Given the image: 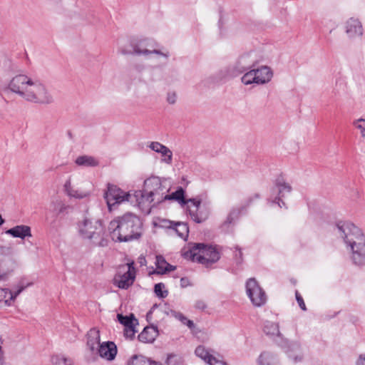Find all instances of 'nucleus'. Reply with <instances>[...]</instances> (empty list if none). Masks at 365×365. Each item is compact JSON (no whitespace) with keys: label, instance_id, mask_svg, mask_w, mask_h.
Masks as SVG:
<instances>
[{"label":"nucleus","instance_id":"nucleus-1","mask_svg":"<svg viewBox=\"0 0 365 365\" xmlns=\"http://www.w3.org/2000/svg\"><path fill=\"white\" fill-rule=\"evenodd\" d=\"M9 89L28 102L48 105L53 102V96L41 81L25 74L14 76L8 84Z\"/></svg>","mask_w":365,"mask_h":365},{"label":"nucleus","instance_id":"nucleus-2","mask_svg":"<svg viewBox=\"0 0 365 365\" xmlns=\"http://www.w3.org/2000/svg\"><path fill=\"white\" fill-rule=\"evenodd\" d=\"M108 231L115 242H129L138 240L142 234V222L135 214L126 212L112 220Z\"/></svg>","mask_w":365,"mask_h":365},{"label":"nucleus","instance_id":"nucleus-3","mask_svg":"<svg viewBox=\"0 0 365 365\" xmlns=\"http://www.w3.org/2000/svg\"><path fill=\"white\" fill-rule=\"evenodd\" d=\"M335 232L351 251V259L356 265L365 264V235L358 227L350 222L338 224Z\"/></svg>","mask_w":365,"mask_h":365},{"label":"nucleus","instance_id":"nucleus-4","mask_svg":"<svg viewBox=\"0 0 365 365\" xmlns=\"http://www.w3.org/2000/svg\"><path fill=\"white\" fill-rule=\"evenodd\" d=\"M170 187L166 180L157 176H151L145 180L143 189L133 192L135 203L139 207L157 205L166 200V193Z\"/></svg>","mask_w":365,"mask_h":365},{"label":"nucleus","instance_id":"nucleus-5","mask_svg":"<svg viewBox=\"0 0 365 365\" xmlns=\"http://www.w3.org/2000/svg\"><path fill=\"white\" fill-rule=\"evenodd\" d=\"M78 232L82 239L98 247L108 245V235L101 219L85 217L77 225Z\"/></svg>","mask_w":365,"mask_h":365},{"label":"nucleus","instance_id":"nucleus-6","mask_svg":"<svg viewBox=\"0 0 365 365\" xmlns=\"http://www.w3.org/2000/svg\"><path fill=\"white\" fill-rule=\"evenodd\" d=\"M186 259H190L208 267L220 258V252L215 247L204 243H195L188 251L183 253Z\"/></svg>","mask_w":365,"mask_h":365},{"label":"nucleus","instance_id":"nucleus-7","mask_svg":"<svg viewBox=\"0 0 365 365\" xmlns=\"http://www.w3.org/2000/svg\"><path fill=\"white\" fill-rule=\"evenodd\" d=\"M130 48L122 47L120 48L119 52L123 55H148L150 53H155L162 56L165 58L168 57V53H163L159 50L150 48H153L151 43L145 39H133L130 43Z\"/></svg>","mask_w":365,"mask_h":365},{"label":"nucleus","instance_id":"nucleus-8","mask_svg":"<svg viewBox=\"0 0 365 365\" xmlns=\"http://www.w3.org/2000/svg\"><path fill=\"white\" fill-rule=\"evenodd\" d=\"M104 197L110 211L115 205L125 202H135L133 193L125 192L113 184H108L107 190L104 192Z\"/></svg>","mask_w":365,"mask_h":365},{"label":"nucleus","instance_id":"nucleus-9","mask_svg":"<svg viewBox=\"0 0 365 365\" xmlns=\"http://www.w3.org/2000/svg\"><path fill=\"white\" fill-rule=\"evenodd\" d=\"M66 211V202L58 195L51 202L49 212L46 215V220L53 226H57L61 223Z\"/></svg>","mask_w":365,"mask_h":365},{"label":"nucleus","instance_id":"nucleus-10","mask_svg":"<svg viewBox=\"0 0 365 365\" xmlns=\"http://www.w3.org/2000/svg\"><path fill=\"white\" fill-rule=\"evenodd\" d=\"M131 262L118 267V272L114 277V284L120 289H128L135 280V270Z\"/></svg>","mask_w":365,"mask_h":365},{"label":"nucleus","instance_id":"nucleus-11","mask_svg":"<svg viewBox=\"0 0 365 365\" xmlns=\"http://www.w3.org/2000/svg\"><path fill=\"white\" fill-rule=\"evenodd\" d=\"M188 202L187 210L194 222L202 223L209 217L210 208L207 205L202 204L201 201L196 198L188 199Z\"/></svg>","mask_w":365,"mask_h":365},{"label":"nucleus","instance_id":"nucleus-12","mask_svg":"<svg viewBox=\"0 0 365 365\" xmlns=\"http://www.w3.org/2000/svg\"><path fill=\"white\" fill-rule=\"evenodd\" d=\"M246 292L255 306L260 307L266 302V294L255 278H250L247 280Z\"/></svg>","mask_w":365,"mask_h":365},{"label":"nucleus","instance_id":"nucleus-13","mask_svg":"<svg viewBox=\"0 0 365 365\" xmlns=\"http://www.w3.org/2000/svg\"><path fill=\"white\" fill-rule=\"evenodd\" d=\"M118 353V349L115 344L113 341H104L98 346L96 354L108 361H112L115 359Z\"/></svg>","mask_w":365,"mask_h":365},{"label":"nucleus","instance_id":"nucleus-14","mask_svg":"<svg viewBox=\"0 0 365 365\" xmlns=\"http://www.w3.org/2000/svg\"><path fill=\"white\" fill-rule=\"evenodd\" d=\"M344 31L349 38L359 37L363 34V27L358 19L350 18L344 25Z\"/></svg>","mask_w":365,"mask_h":365},{"label":"nucleus","instance_id":"nucleus-15","mask_svg":"<svg viewBox=\"0 0 365 365\" xmlns=\"http://www.w3.org/2000/svg\"><path fill=\"white\" fill-rule=\"evenodd\" d=\"M100 331L94 327L91 329L86 334V346L92 354H96L99 345H101Z\"/></svg>","mask_w":365,"mask_h":365},{"label":"nucleus","instance_id":"nucleus-16","mask_svg":"<svg viewBox=\"0 0 365 365\" xmlns=\"http://www.w3.org/2000/svg\"><path fill=\"white\" fill-rule=\"evenodd\" d=\"M256 74L257 84L263 85L269 83L273 77V71L267 66H262L258 68H254Z\"/></svg>","mask_w":365,"mask_h":365},{"label":"nucleus","instance_id":"nucleus-17","mask_svg":"<svg viewBox=\"0 0 365 365\" xmlns=\"http://www.w3.org/2000/svg\"><path fill=\"white\" fill-rule=\"evenodd\" d=\"M287 355L294 364L302 363L304 361V354L298 344H290L287 351Z\"/></svg>","mask_w":365,"mask_h":365},{"label":"nucleus","instance_id":"nucleus-18","mask_svg":"<svg viewBox=\"0 0 365 365\" xmlns=\"http://www.w3.org/2000/svg\"><path fill=\"white\" fill-rule=\"evenodd\" d=\"M6 233L14 237L25 239L26 237H31V227L28 225H16L6 231Z\"/></svg>","mask_w":365,"mask_h":365},{"label":"nucleus","instance_id":"nucleus-19","mask_svg":"<svg viewBox=\"0 0 365 365\" xmlns=\"http://www.w3.org/2000/svg\"><path fill=\"white\" fill-rule=\"evenodd\" d=\"M258 365H279L277 355L269 351H264L260 354L257 359Z\"/></svg>","mask_w":365,"mask_h":365},{"label":"nucleus","instance_id":"nucleus-20","mask_svg":"<svg viewBox=\"0 0 365 365\" xmlns=\"http://www.w3.org/2000/svg\"><path fill=\"white\" fill-rule=\"evenodd\" d=\"M158 330L154 327H146L138 335V339L143 343H152L157 337Z\"/></svg>","mask_w":365,"mask_h":365},{"label":"nucleus","instance_id":"nucleus-21","mask_svg":"<svg viewBox=\"0 0 365 365\" xmlns=\"http://www.w3.org/2000/svg\"><path fill=\"white\" fill-rule=\"evenodd\" d=\"M155 265L156 270L153 271V273L158 274H163L167 272L173 271L175 269V267L168 263L161 255L156 256Z\"/></svg>","mask_w":365,"mask_h":365},{"label":"nucleus","instance_id":"nucleus-22","mask_svg":"<svg viewBox=\"0 0 365 365\" xmlns=\"http://www.w3.org/2000/svg\"><path fill=\"white\" fill-rule=\"evenodd\" d=\"M117 318L118 322L124 326V328L136 327L138 324V321L133 314L126 316H124L122 314H118Z\"/></svg>","mask_w":365,"mask_h":365},{"label":"nucleus","instance_id":"nucleus-23","mask_svg":"<svg viewBox=\"0 0 365 365\" xmlns=\"http://www.w3.org/2000/svg\"><path fill=\"white\" fill-rule=\"evenodd\" d=\"M128 365H161L159 363L151 361L142 355H133L128 361Z\"/></svg>","mask_w":365,"mask_h":365},{"label":"nucleus","instance_id":"nucleus-24","mask_svg":"<svg viewBox=\"0 0 365 365\" xmlns=\"http://www.w3.org/2000/svg\"><path fill=\"white\" fill-rule=\"evenodd\" d=\"M75 163L77 165L86 167H96L99 164L96 158L89 155L78 156L76 159Z\"/></svg>","mask_w":365,"mask_h":365},{"label":"nucleus","instance_id":"nucleus-25","mask_svg":"<svg viewBox=\"0 0 365 365\" xmlns=\"http://www.w3.org/2000/svg\"><path fill=\"white\" fill-rule=\"evenodd\" d=\"M185 191L182 187H179L175 192L168 195L166 193V200H175L179 202L182 206L185 205H188V200H185Z\"/></svg>","mask_w":365,"mask_h":365},{"label":"nucleus","instance_id":"nucleus-26","mask_svg":"<svg viewBox=\"0 0 365 365\" xmlns=\"http://www.w3.org/2000/svg\"><path fill=\"white\" fill-rule=\"evenodd\" d=\"M172 232L177 234L180 238L186 240L188 237L189 229L186 223L184 222H176L175 223Z\"/></svg>","mask_w":365,"mask_h":365},{"label":"nucleus","instance_id":"nucleus-27","mask_svg":"<svg viewBox=\"0 0 365 365\" xmlns=\"http://www.w3.org/2000/svg\"><path fill=\"white\" fill-rule=\"evenodd\" d=\"M264 332L267 335L279 336V327L278 323L267 321L264 325Z\"/></svg>","mask_w":365,"mask_h":365},{"label":"nucleus","instance_id":"nucleus-28","mask_svg":"<svg viewBox=\"0 0 365 365\" xmlns=\"http://www.w3.org/2000/svg\"><path fill=\"white\" fill-rule=\"evenodd\" d=\"M195 353L197 356L202 359L206 363L210 362V359H212L214 356L210 354L209 351L205 349L203 346H198L195 351Z\"/></svg>","mask_w":365,"mask_h":365},{"label":"nucleus","instance_id":"nucleus-29","mask_svg":"<svg viewBox=\"0 0 365 365\" xmlns=\"http://www.w3.org/2000/svg\"><path fill=\"white\" fill-rule=\"evenodd\" d=\"M291 186L285 182H278L276 187L273 190L274 193H277L281 197H284L286 193L291 191Z\"/></svg>","mask_w":365,"mask_h":365},{"label":"nucleus","instance_id":"nucleus-30","mask_svg":"<svg viewBox=\"0 0 365 365\" xmlns=\"http://www.w3.org/2000/svg\"><path fill=\"white\" fill-rule=\"evenodd\" d=\"M241 81L245 85L257 84L256 74L254 68L246 72L241 78Z\"/></svg>","mask_w":365,"mask_h":365},{"label":"nucleus","instance_id":"nucleus-31","mask_svg":"<svg viewBox=\"0 0 365 365\" xmlns=\"http://www.w3.org/2000/svg\"><path fill=\"white\" fill-rule=\"evenodd\" d=\"M162 155L161 161L165 164L171 165L173 163V153L168 148L165 147L164 149L160 153Z\"/></svg>","mask_w":365,"mask_h":365},{"label":"nucleus","instance_id":"nucleus-32","mask_svg":"<svg viewBox=\"0 0 365 365\" xmlns=\"http://www.w3.org/2000/svg\"><path fill=\"white\" fill-rule=\"evenodd\" d=\"M4 247H0V250H4ZM5 275H0V279H4ZM10 289L6 288H0V302H4L6 304V301L8 299L9 297H10Z\"/></svg>","mask_w":365,"mask_h":365},{"label":"nucleus","instance_id":"nucleus-33","mask_svg":"<svg viewBox=\"0 0 365 365\" xmlns=\"http://www.w3.org/2000/svg\"><path fill=\"white\" fill-rule=\"evenodd\" d=\"M353 125L360 130L362 138H365V119L359 118L353 121Z\"/></svg>","mask_w":365,"mask_h":365},{"label":"nucleus","instance_id":"nucleus-34","mask_svg":"<svg viewBox=\"0 0 365 365\" xmlns=\"http://www.w3.org/2000/svg\"><path fill=\"white\" fill-rule=\"evenodd\" d=\"M26 287H21L16 291L11 292L10 290V297H9L8 299L6 301V306H11L12 303L15 301L16 297L21 294V292L25 289Z\"/></svg>","mask_w":365,"mask_h":365},{"label":"nucleus","instance_id":"nucleus-35","mask_svg":"<svg viewBox=\"0 0 365 365\" xmlns=\"http://www.w3.org/2000/svg\"><path fill=\"white\" fill-rule=\"evenodd\" d=\"M88 192L83 191L75 190L73 188H70V197H73L76 199H82L88 196Z\"/></svg>","mask_w":365,"mask_h":365},{"label":"nucleus","instance_id":"nucleus-36","mask_svg":"<svg viewBox=\"0 0 365 365\" xmlns=\"http://www.w3.org/2000/svg\"><path fill=\"white\" fill-rule=\"evenodd\" d=\"M165 288V285L163 283H158L155 285L154 291L158 297L165 298L168 296V291L163 292V289Z\"/></svg>","mask_w":365,"mask_h":365},{"label":"nucleus","instance_id":"nucleus-37","mask_svg":"<svg viewBox=\"0 0 365 365\" xmlns=\"http://www.w3.org/2000/svg\"><path fill=\"white\" fill-rule=\"evenodd\" d=\"M53 365H68L67 359L61 355H55L51 359Z\"/></svg>","mask_w":365,"mask_h":365},{"label":"nucleus","instance_id":"nucleus-38","mask_svg":"<svg viewBox=\"0 0 365 365\" xmlns=\"http://www.w3.org/2000/svg\"><path fill=\"white\" fill-rule=\"evenodd\" d=\"M165 147H166V146L163 145V144H161L159 142H152L149 145V148L152 150H153V151H155L156 153H160L164 149Z\"/></svg>","mask_w":365,"mask_h":365},{"label":"nucleus","instance_id":"nucleus-39","mask_svg":"<svg viewBox=\"0 0 365 365\" xmlns=\"http://www.w3.org/2000/svg\"><path fill=\"white\" fill-rule=\"evenodd\" d=\"M138 331L136 327L124 328V336L128 339H133Z\"/></svg>","mask_w":365,"mask_h":365},{"label":"nucleus","instance_id":"nucleus-40","mask_svg":"<svg viewBox=\"0 0 365 365\" xmlns=\"http://www.w3.org/2000/svg\"><path fill=\"white\" fill-rule=\"evenodd\" d=\"M178 96L175 91H170L167 94V101L169 104H175L177 101Z\"/></svg>","mask_w":365,"mask_h":365},{"label":"nucleus","instance_id":"nucleus-41","mask_svg":"<svg viewBox=\"0 0 365 365\" xmlns=\"http://www.w3.org/2000/svg\"><path fill=\"white\" fill-rule=\"evenodd\" d=\"M238 214H239L238 210H233L232 211H231L230 213L229 214L226 221L225 222V225L231 224L234 221L235 217H237Z\"/></svg>","mask_w":365,"mask_h":365},{"label":"nucleus","instance_id":"nucleus-42","mask_svg":"<svg viewBox=\"0 0 365 365\" xmlns=\"http://www.w3.org/2000/svg\"><path fill=\"white\" fill-rule=\"evenodd\" d=\"M179 359H178L176 355L170 354L168 356L167 359L165 361L166 365H175L178 363Z\"/></svg>","mask_w":365,"mask_h":365},{"label":"nucleus","instance_id":"nucleus-43","mask_svg":"<svg viewBox=\"0 0 365 365\" xmlns=\"http://www.w3.org/2000/svg\"><path fill=\"white\" fill-rule=\"evenodd\" d=\"M177 317L183 324H186L190 328H192L194 326V324L191 320L187 319L181 314H179Z\"/></svg>","mask_w":365,"mask_h":365},{"label":"nucleus","instance_id":"nucleus-44","mask_svg":"<svg viewBox=\"0 0 365 365\" xmlns=\"http://www.w3.org/2000/svg\"><path fill=\"white\" fill-rule=\"evenodd\" d=\"M296 299H297V301L300 308L302 310H306L307 309H306V306H305V304L304 302V300H303L302 297L299 295L298 292H296Z\"/></svg>","mask_w":365,"mask_h":365},{"label":"nucleus","instance_id":"nucleus-45","mask_svg":"<svg viewBox=\"0 0 365 365\" xmlns=\"http://www.w3.org/2000/svg\"><path fill=\"white\" fill-rule=\"evenodd\" d=\"M210 365H227L225 361L217 359L216 357H213L210 359V362L208 363Z\"/></svg>","mask_w":365,"mask_h":365},{"label":"nucleus","instance_id":"nucleus-46","mask_svg":"<svg viewBox=\"0 0 365 365\" xmlns=\"http://www.w3.org/2000/svg\"><path fill=\"white\" fill-rule=\"evenodd\" d=\"M175 223L171 222V221H168V220H163L162 221V224H161V227H167V228H170V229H173V226H174Z\"/></svg>","mask_w":365,"mask_h":365},{"label":"nucleus","instance_id":"nucleus-47","mask_svg":"<svg viewBox=\"0 0 365 365\" xmlns=\"http://www.w3.org/2000/svg\"><path fill=\"white\" fill-rule=\"evenodd\" d=\"M138 263L140 265V266H145L146 265V259H145V256L143 255H140L138 258Z\"/></svg>","mask_w":365,"mask_h":365},{"label":"nucleus","instance_id":"nucleus-48","mask_svg":"<svg viewBox=\"0 0 365 365\" xmlns=\"http://www.w3.org/2000/svg\"><path fill=\"white\" fill-rule=\"evenodd\" d=\"M180 285L182 287H186L190 285V282L187 278L182 277L180 279Z\"/></svg>","mask_w":365,"mask_h":365},{"label":"nucleus","instance_id":"nucleus-49","mask_svg":"<svg viewBox=\"0 0 365 365\" xmlns=\"http://www.w3.org/2000/svg\"><path fill=\"white\" fill-rule=\"evenodd\" d=\"M160 307L157 304H155L153 306V307L151 308V309L150 310V312H148V315H151L153 314V313H155V312H157L158 309H159Z\"/></svg>","mask_w":365,"mask_h":365},{"label":"nucleus","instance_id":"nucleus-50","mask_svg":"<svg viewBox=\"0 0 365 365\" xmlns=\"http://www.w3.org/2000/svg\"><path fill=\"white\" fill-rule=\"evenodd\" d=\"M272 202L278 204L279 207H282V204L284 205V202L280 200V197H275L274 200H273Z\"/></svg>","mask_w":365,"mask_h":365},{"label":"nucleus","instance_id":"nucleus-51","mask_svg":"<svg viewBox=\"0 0 365 365\" xmlns=\"http://www.w3.org/2000/svg\"><path fill=\"white\" fill-rule=\"evenodd\" d=\"M357 364L358 365H365V356H360V357L357 361Z\"/></svg>","mask_w":365,"mask_h":365},{"label":"nucleus","instance_id":"nucleus-52","mask_svg":"<svg viewBox=\"0 0 365 365\" xmlns=\"http://www.w3.org/2000/svg\"><path fill=\"white\" fill-rule=\"evenodd\" d=\"M236 68H237V71L239 73H243L247 71V68L244 66H240V65H237Z\"/></svg>","mask_w":365,"mask_h":365},{"label":"nucleus","instance_id":"nucleus-53","mask_svg":"<svg viewBox=\"0 0 365 365\" xmlns=\"http://www.w3.org/2000/svg\"><path fill=\"white\" fill-rule=\"evenodd\" d=\"M68 182H66L65 184H64V194L66 195H68Z\"/></svg>","mask_w":365,"mask_h":365},{"label":"nucleus","instance_id":"nucleus-54","mask_svg":"<svg viewBox=\"0 0 365 365\" xmlns=\"http://www.w3.org/2000/svg\"><path fill=\"white\" fill-rule=\"evenodd\" d=\"M0 365H3V352H2L1 346H0Z\"/></svg>","mask_w":365,"mask_h":365},{"label":"nucleus","instance_id":"nucleus-55","mask_svg":"<svg viewBox=\"0 0 365 365\" xmlns=\"http://www.w3.org/2000/svg\"><path fill=\"white\" fill-rule=\"evenodd\" d=\"M197 307L200 309H204L205 305L202 302H198Z\"/></svg>","mask_w":365,"mask_h":365},{"label":"nucleus","instance_id":"nucleus-56","mask_svg":"<svg viewBox=\"0 0 365 365\" xmlns=\"http://www.w3.org/2000/svg\"><path fill=\"white\" fill-rule=\"evenodd\" d=\"M4 222V220L2 218L1 215H0V225H1Z\"/></svg>","mask_w":365,"mask_h":365}]
</instances>
